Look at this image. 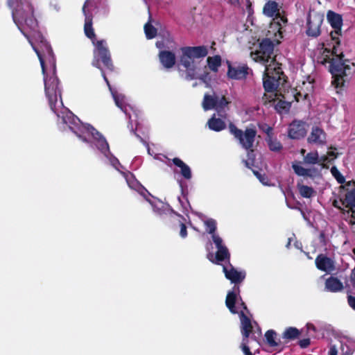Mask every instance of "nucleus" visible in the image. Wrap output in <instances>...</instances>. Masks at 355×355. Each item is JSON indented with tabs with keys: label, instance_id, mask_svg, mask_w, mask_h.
Segmentation results:
<instances>
[{
	"label": "nucleus",
	"instance_id": "1",
	"mask_svg": "<svg viewBox=\"0 0 355 355\" xmlns=\"http://www.w3.org/2000/svg\"><path fill=\"white\" fill-rule=\"evenodd\" d=\"M44 55L40 51L33 47L41 64L44 74V89L48 98L51 110L55 114V105L58 96H61V90L59 87V80L55 75V60L53 49L49 43L42 44Z\"/></svg>",
	"mask_w": 355,
	"mask_h": 355
},
{
	"label": "nucleus",
	"instance_id": "2",
	"mask_svg": "<svg viewBox=\"0 0 355 355\" xmlns=\"http://www.w3.org/2000/svg\"><path fill=\"white\" fill-rule=\"evenodd\" d=\"M87 3V1L85 2L83 7V12L85 15L84 33L85 36L91 40L93 45L94 46L93 51L94 57L92 64V66L101 70V75L104 80L106 82L107 86L110 88V82L101 64L108 71H114V66L111 58V53L105 40H96V35L93 28L92 15L87 14L86 12Z\"/></svg>",
	"mask_w": 355,
	"mask_h": 355
},
{
	"label": "nucleus",
	"instance_id": "3",
	"mask_svg": "<svg viewBox=\"0 0 355 355\" xmlns=\"http://www.w3.org/2000/svg\"><path fill=\"white\" fill-rule=\"evenodd\" d=\"M337 53V48L335 45L333 46L332 58H327L324 59V62H329V70L332 76L331 85L336 89L342 90L345 87V83L347 80V71L350 70V66L346 64L347 60H344L343 53Z\"/></svg>",
	"mask_w": 355,
	"mask_h": 355
},
{
	"label": "nucleus",
	"instance_id": "4",
	"mask_svg": "<svg viewBox=\"0 0 355 355\" xmlns=\"http://www.w3.org/2000/svg\"><path fill=\"white\" fill-rule=\"evenodd\" d=\"M12 16L14 22L26 37L28 36L24 32L25 29L29 32L38 31V21L34 15V8L31 2L26 1L25 3L18 5L12 11Z\"/></svg>",
	"mask_w": 355,
	"mask_h": 355
},
{
	"label": "nucleus",
	"instance_id": "5",
	"mask_svg": "<svg viewBox=\"0 0 355 355\" xmlns=\"http://www.w3.org/2000/svg\"><path fill=\"white\" fill-rule=\"evenodd\" d=\"M180 64L186 69V79L196 78L195 59L203 58L208 55L206 46H184L180 48Z\"/></svg>",
	"mask_w": 355,
	"mask_h": 355
},
{
	"label": "nucleus",
	"instance_id": "6",
	"mask_svg": "<svg viewBox=\"0 0 355 355\" xmlns=\"http://www.w3.org/2000/svg\"><path fill=\"white\" fill-rule=\"evenodd\" d=\"M229 131L241 146L247 151V156L250 157L257 148L255 144L257 131L256 128L251 125L244 130L238 128L233 123H230Z\"/></svg>",
	"mask_w": 355,
	"mask_h": 355
},
{
	"label": "nucleus",
	"instance_id": "7",
	"mask_svg": "<svg viewBox=\"0 0 355 355\" xmlns=\"http://www.w3.org/2000/svg\"><path fill=\"white\" fill-rule=\"evenodd\" d=\"M270 64L266 65V72L263 78V86L266 92L272 93L277 90L281 80V75H283V71L280 67H275L271 68ZM276 94H264L262 97V101L264 104H268L271 102L275 101Z\"/></svg>",
	"mask_w": 355,
	"mask_h": 355
},
{
	"label": "nucleus",
	"instance_id": "8",
	"mask_svg": "<svg viewBox=\"0 0 355 355\" xmlns=\"http://www.w3.org/2000/svg\"><path fill=\"white\" fill-rule=\"evenodd\" d=\"M273 51L272 42L268 38H265L259 43L258 49L250 53V55L254 61L261 62L266 66L269 62L271 64L275 61L274 58H272Z\"/></svg>",
	"mask_w": 355,
	"mask_h": 355
},
{
	"label": "nucleus",
	"instance_id": "9",
	"mask_svg": "<svg viewBox=\"0 0 355 355\" xmlns=\"http://www.w3.org/2000/svg\"><path fill=\"white\" fill-rule=\"evenodd\" d=\"M327 18L331 27L334 29V31H331L330 33L331 40L338 46L340 43L339 36L341 35L343 26L342 15L332 10H329L327 12Z\"/></svg>",
	"mask_w": 355,
	"mask_h": 355
},
{
	"label": "nucleus",
	"instance_id": "10",
	"mask_svg": "<svg viewBox=\"0 0 355 355\" xmlns=\"http://www.w3.org/2000/svg\"><path fill=\"white\" fill-rule=\"evenodd\" d=\"M227 76L232 80H244L247 78L250 70L246 64H234L227 61Z\"/></svg>",
	"mask_w": 355,
	"mask_h": 355
},
{
	"label": "nucleus",
	"instance_id": "11",
	"mask_svg": "<svg viewBox=\"0 0 355 355\" xmlns=\"http://www.w3.org/2000/svg\"><path fill=\"white\" fill-rule=\"evenodd\" d=\"M323 17L318 13H309L307 17L306 34L309 37H317L320 35V27Z\"/></svg>",
	"mask_w": 355,
	"mask_h": 355
},
{
	"label": "nucleus",
	"instance_id": "12",
	"mask_svg": "<svg viewBox=\"0 0 355 355\" xmlns=\"http://www.w3.org/2000/svg\"><path fill=\"white\" fill-rule=\"evenodd\" d=\"M223 272L226 279L234 284V286H239V284L243 282L246 276L245 271H238L231 263L228 266L223 265Z\"/></svg>",
	"mask_w": 355,
	"mask_h": 355
},
{
	"label": "nucleus",
	"instance_id": "13",
	"mask_svg": "<svg viewBox=\"0 0 355 355\" xmlns=\"http://www.w3.org/2000/svg\"><path fill=\"white\" fill-rule=\"evenodd\" d=\"M306 123L302 121L294 120L288 126V137L292 139H300L306 135Z\"/></svg>",
	"mask_w": 355,
	"mask_h": 355
},
{
	"label": "nucleus",
	"instance_id": "14",
	"mask_svg": "<svg viewBox=\"0 0 355 355\" xmlns=\"http://www.w3.org/2000/svg\"><path fill=\"white\" fill-rule=\"evenodd\" d=\"M307 142L310 144L324 146L327 144V134L322 128L313 126L307 137Z\"/></svg>",
	"mask_w": 355,
	"mask_h": 355
},
{
	"label": "nucleus",
	"instance_id": "15",
	"mask_svg": "<svg viewBox=\"0 0 355 355\" xmlns=\"http://www.w3.org/2000/svg\"><path fill=\"white\" fill-rule=\"evenodd\" d=\"M315 263L318 270L327 273H330L335 270L334 261L323 254H319L316 257Z\"/></svg>",
	"mask_w": 355,
	"mask_h": 355
},
{
	"label": "nucleus",
	"instance_id": "16",
	"mask_svg": "<svg viewBox=\"0 0 355 355\" xmlns=\"http://www.w3.org/2000/svg\"><path fill=\"white\" fill-rule=\"evenodd\" d=\"M207 258L216 265H220L223 261H227L228 264L230 263V253L226 246L217 248L214 258L212 254H209Z\"/></svg>",
	"mask_w": 355,
	"mask_h": 355
},
{
	"label": "nucleus",
	"instance_id": "17",
	"mask_svg": "<svg viewBox=\"0 0 355 355\" xmlns=\"http://www.w3.org/2000/svg\"><path fill=\"white\" fill-rule=\"evenodd\" d=\"M158 58L160 63L164 69L173 68L176 62L175 54L171 51L162 50L159 52Z\"/></svg>",
	"mask_w": 355,
	"mask_h": 355
},
{
	"label": "nucleus",
	"instance_id": "18",
	"mask_svg": "<svg viewBox=\"0 0 355 355\" xmlns=\"http://www.w3.org/2000/svg\"><path fill=\"white\" fill-rule=\"evenodd\" d=\"M62 118L63 123L68 125L72 132H73L78 137L81 138L84 141H87L86 139L83 138L80 134V128L78 127L80 123L78 118L75 116L71 112L66 114V115L62 116Z\"/></svg>",
	"mask_w": 355,
	"mask_h": 355
},
{
	"label": "nucleus",
	"instance_id": "19",
	"mask_svg": "<svg viewBox=\"0 0 355 355\" xmlns=\"http://www.w3.org/2000/svg\"><path fill=\"white\" fill-rule=\"evenodd\" d=\"M240 293L239 286H233L232 290L230 291L226 296L225 305L230 310V311L236 314L238 313V311L236 309L235 304L237 300V295Z\"/></svg>",
	"mask_w": 355,
	"mask_h": 355
},
{
	"label": "nucleus",
	"instance_id": "20",
	"mask_svg": "<svg viewBox=\"0 0 355 355\" xmlns=\"http://www.w3.org/2000/svg\"><path fill=\"white\" fill-rule=\"evenodd\" d=\"M241 319V331L243 336V341L249 338L250 334L252 331V324L251 320L248 316H247L243 311H241L239 313Z\"/></svg>",
	"mask_w": 355,
	"mask_h": 355
},
{
	"label": "nucleus",
	"instance_id": "21",
	"mask_svg": "<svg viewBox=\"0 0 355 355\" xmlns=\"http://www.w3.org/2000/svg\"><path fill=\"white\" fill-rule=\"evenodd\" d=\"M172 162L175 166L180 168V174L186 180H190L192 177L190 167L186 164L181 159L175 157L172 159Z\"/></svg>",
	"mask_w": 355,
	"mask_h": 355
},
{
	"label": "nucleus",
	"instance_id": "22",
	"mask_svg": "<svg viewBox=\"0 0 355 355\" xmlns=\"http://www.w3.org/2000/svg\"><path fill=\"white\" fill-rule=\"evenodd\" d=\"M325 288L330 292L336 293L343 290V284L337 277L331 276L325 281Z\"/></svg>",
	"mask_w": 355,
	"mask_h": 355
},
{
	"label": "nucleus",
	"instance_id": "23",
	"mask_svg": "<svg viewBox=\"0 0 355 355\" xmlns=\"http://www.w3.org/2000/svg\"><path fill=\"white\" fill-rule=\"evenodd\" d=\"M343 205L349 208L351 212V216L355 214V189L347 192L345 194L344 200L342 201Z\"/></svg>",
	"mask_w": 355,
	"mask_h": 355
},
{
	"label": "nucleus",
	"instance_id": "24",
	"mask_svg": "<svg viewBox=\"0 0 355 355\" xmlns=\"http://www.w3.org/2000/svg\"><path fill=\"white\" fill-rule=\"evenodd\" d=\"M287 23V18L284 16L279 15L276 16L275 19H273L272 22L270 24V28L272 31L277 30V32L281 37H282V24L285 25Z\"/></svg>",
	"mask_w": 355,
	"mask_h": 355
},
{
	"label": "nucleus",
	"instance_id": "25",
	"mask_svg": "<svg viewBox=\"0 0 355 355\" xmlns=\"http://www.w3.org/2000/svg\"><path fill=\"white\" fill-rule=\"evenodd\" d=\"M263 13L270 17L279 15V5L274 1L267 2L263 7Z\"/></svg>",
	"mask_w": 355,
	"mask_h": 355
},
{
	"label": "nucleus",
	"instance_id": "26",
	"mask_svg": "<svg viewBox=\"0 0 355 355\" xmlns=\"http://www.w3.org/2000/svg\"><path fill=\"white\" fill-rule=\"evenodd\" d=\"M207 124L209 129L216 132L221 131L226 128L225 121L216 118L214 116L209 119Z\"/></svg>",
	"mask_w": 355,
	"mask_h": 355
},
{
	"label": "nucleus",
	"instance_id": "27",
	"mask_svg": "<svg viewBox=\"0 0 355 355\" xmlns=\"http://www.w3.org/2000/svg\"><path fill=\"white\" fill-rule=\"evenodd\" d=\"M221 57L219 55L209 56L207 58L208 67L211 71L215 73L218 71V68L221 65Z\"/></svg>",
	"mask_w": 355,
	"mask_h": 355
},
{
	"label": "nucleus",
	"instance_id": "28",
	"mask_svg": "<svg viewBox=\"0 0 355 355\" xmlns=\"http://www.w3.org/2000/svg\"><path fill=\"white\" fill-rule=\"evenodd\" d=\"M217 103V96H214L205 94L202 101V107L205 110L216 109Z\"/></svg>",
	"mask_w": 355,
	"mask_h": 355
},
{
	"label": "nucleus",
	"instance_id": "29",
	"mask_svg": "<svg viewBox=\"0 0 355 355\" xmlns=\"http://www.w3.org/2000/svg\"><path fill=\"white\" fill-rule=\"evenodd\" d=\"M301 334V331L296 327H290L286 329L283 333L282 338L289 340L298 338Z\"/></svg>",
	"mask_w": 355,
	"mask_h": 355
},
{
	"label": "nucleus",
	"instance_id": "30",
	"mask_svg": "<svg viewBox=\"0 0 355 355\" xmlns=\"http://www.w3.org/2000/svg\"><path fill=\"white\" fill-rule=\"evenodd\" d=\"M266 141L270 150L272 152H279L283 148L282 144L277 138H274L273 137L266 138Z\"/></svg>",
	"mask_w": 355,
	"mask_h": 355
},
{
	"label": "nucleus",
	"instance_id": "31",
	"mask_svg": "<svg viewBox=\"0 0 355 355\" xmlns=\"http://www.w3.org/2000/svg\"><path fill=\"white\" fill-rule=\"evenodd\" d=\"M297 188L300 192V194L306 198H311L315 193V191L311 187H309L306 185L297 184Z\"/></svg>",
	"mask_w": 355,
	"mask_h": 355
},
{
	"label": "nucleus",
	"instance_id": "32",
	"mask_svg": "<svg viewBox=\"0 0 355 355\" xmlns=\"http://www.w3.org/2000/svg\"><path fill=\"white\" fill-rule=\"evenodd\" d=\"M292 168L295 173L296 175L298 176H303V177H312L311 174V170L307 169L302 166L297 164H293Z\"/></svg>",
	"mask_w": 355,
	"mask_h": 355
},
{
	"label": "nucleus",
	"instance_id": "33",
	"mask_svg": "<svg viewBox=\"0 0 355 355\" xmlns=\"http://www.w3.org/2000/svg\"><path fill=\"white\" fill-rule=\"evenodd\" d=\"M230 103V101H228L225 96H223L220 99L217 97V103H216V110L219 114L220 116H223V115L221 114L222 112H225V107L227 106V105Z\"/></svg>",
	"mask_w": 355,
	"mask_h": 355
},
{
	"label": "nucleus",
	"instance_id": "34",
	"mask_svg": "<svg viewBox=\"0 0 355 355\" xmlns=\"http://www.w3.org/2000/svg\"><path fill=\"white\" fill-rule=\"evenodd\" d=\"M304 161L306 164H315L319 163V155L317 151L310 152L304 157Z\"/></svg>",
	"mask_w": 355,
	"mask_h": 355
},
{
	"label": "nucleus",
	"instance_id": "35",
	"mask_svg": "<svg viewBox=\"0 0 355 355\" xmlns=\"http://www.w3.org/2000/svg\"><path fill=\"white\" fill-rule=\"evenodd\" d=\"M276 332L274 330H268L265 334L267 343L270 347H277L279 343L275 340Z\"/></svg>",
	"mask_w": 355,
	"mask_h": 355
},
{
	"label": "nucleus",
	"instance_id": "36",
	"mask_svg": "<svg viewBox=\"0 0 355 355\" xmlns=\"http://www.w3.org/2000/svg\"><path fill=\"white\" fill-rule=\"evenodd\" d=\"M144 31L147 39L150 40L157 35V29L149 22L144 25Z\"/></svg>",
	"mask_w": 355,
	"mask_h": 355
},
{
	"label": "nucleus",
	"instance_id": "37",
	"mask_svg": "<svg viewBox=\"0 0 355 355\" xmlns=\"http://www.w3.org/2000/svg\"><path fill=\"white\" fill-rule=\"evenodd\" d=\"M291 103L279 100L276 105H275V108L277 112L282 113L283 112H287L289 111L291 108Z\"/></svg>",
	"mask_w": 355,
	"mask_h": 355
},
{
	"label": "nucleus",
	"instance_id": "38",
	"mask_svg": "<svg viewBox=\"0 0 355 355\" xmlns=\"http://www.w3.org/2000/svg\"><path fill=\"white\" fill-rule=\"evenodd\" d=\"M98 150L103 154L106 155L110 151L109 144L105 138L103 136L96 140Z\"/></svg>",
	"mask_w": 355,
	"mask_h": 355
},
{
	"label": "nucleus",
	"instance_id": "39",
	"mask_svg": "<svg viewBox=\"0 0 355 355\" xmlns=\"http://www.w3.org/2000/svg\"><path fill=\"white\" fill-rule=\"evenodd\" d=\"M205 224L206 225L207 232L211 235L215 234V232L216 230V220L212 218H210L207 220Z\"/></svg>",
	"mask_w": 355,
	"mask_h": 355
},
{
	"label": "nucleus",
	"instance_id": "40",
	"mask_svg": "<svg viewBox=\"0 0 355 355\" xmlns=\"http://www.w3.org/2000/svg\"><path fill=\"white\" fill-rule=\"evenodd\" d=\"M331 175L337 180L339 184H343L345 182V178L340 173L338 169L336 166H332L331 168Z\"/></svg>",
	"mask_w": 355,
	"mask_h": 355
},
{
	"label": "nucleus",
	"instance_id": "41",
	"mask_svg": "<svg viewBox=\"0 0 355 355\" xmlns=\"http://www.w3.org/2000/svg\"><path fill=\"white\" fill-rule=\"evenodd\" d=\"M85 128L87 132H89L95 140L103 137L102 134L91 125H87Z\"/></svg>",
	"mask_w": 355,
	"mask_h": 355
},
{
	"label": "nucleus",
	"instance_id": "42",
	"mask_svg": "<svg viewBox=\"0 0 355 355\" xmlns=\"http://www.w3.org/2000/svg\"><path fill=\"white\" fill-rule=\"evenodd\" d=\"M333 161V159H331L328 157V155H322L320 157H319V164L322 166V168H328V166L325 164L326 162L331 163Z\"/></svg>",
	"mask_w": 355,
	"mask_h": 355
},
{
	"label": "nucleus",
	"instance_id": "43",
	"mask_svg": "<svg viewBox=\"0 0 355 355\" xmlns=\"http://www.w3.org/2000/svg\"><path fill=\"white\" fill-rule=\"evenodd\" d=\"M248 339L243 341V339L242 340V343L241 345V349L245 355H254L250 349V347L248 346Z\"/></svg>",
	"mask_w": 355,
	"mask_h": 355
},
{
	"label": "nucleus",
	"instance_id": "44",
	"mask_svg": "<svg viewBox=\"0 0 355 355\" xmlns=\"http://www.w3.org/2000/svg\"><path fill=\"white\" fill-rule=\"evenodd\" d=\"M212 240H213L214 244L216 245V248H219L220 247L225 246V245L223 244L222 239L218 235H216V234L212 235Z\"/></svg>",
	"mask_w": 355,
	"mask_h": 355
},
{
	"label": "nucleus",
	"instance_id": "45",
	"mask_svg": "<svg viewBox=\"0 0 355 355\" xmlns=\"http://www.w3.org/2000/svg\"><path fill=\"white\" fill-rule=\"evenodd\" d=\"M27 1L26 0L24 1V2H22L20 1L19 3H18V0H7L8 6L12 8V11L17 8L18 5H21V3H25V2Z\"/></svg>",
	"mask_w": 355,
	"mask_h": 355
},
{
	"label": "nucleus",
	"instance_id": "46",
	"mask_svg": "<svg viewBox=\"0 0 355 355\" xmlns=\"http://www.w3.org/2000/svg\"><path fill=\"white\" fill-rule=\"evenodd\" d=\"M248 158L247 160H243V162L248 168H252V166H254L255 155L253 153V155H251L250 157H248Z\"/></svg>",
	"mask_w": 355,
	"mask_h": 355
},
{
	"label": "nucleus",
	"instance_id": "47",
	"mask_svg": "<svg viewBox=\"0 0 355 355\" xmlns=\"http://www.w3.org/2000/svg\"><path fill=\"white\" fill-rule=\"evenodd\" d=\"M262 130L266 134L267 137L266 138H269V137H272V128L265 124L263 125V127L261 128Z\"/></svg>",
	"mask_w": 355,
	"mask_h": 355
},
{
	"label": "nucleus",
	"instance_id": "48",
	"mask_svg": "<svg viewBox=\"0 0 355 355\" xmlns=\"http://www.w3.org/2000/svg\"><path fill=\"white\" fill-rule=\"evenodd\" d=\"M311 340L309 338H304L299 340V345L301 348L304 349L309 346Z\"/></svg>",
	"mask_w": 355,
	"mask_h": 355
},
{
	"label": "nucleus",
	"instance_id": "49",
	"mask_svg": "<svg viewBox=\"0 0 355 355\" xmlns=\"http://www.w3.org/2000/svg\"><path fill=\"white\" fill-rule=\"evenodd\" d=\"M180 235L182 238H186L187 236V226L183 223H180Z\"/></svg>",
	"mask_w": 355,
	"mask_h": 355
},
{
	"label": "nucleus",
	"instance_id": "50",
	"mask_svg": "<svg viewBox=\"0 0 355 355\" xmlns=\"http://www.w3.org/2000/svg\"><path fill=\"white\" fill-rule=\"evenodd\" d=\"M347 302L349 306L355 311V297L349 295L347 296Z\"/></svg>",
	"mask_w": 355,
	"mask_h": 355
},
{
	"label": "nucleus",
	"instance_id": "51",
	"mask_svg": "<svg viewBox=\"0 0 355 355\" xmlns=\"http://www.w3.org/2000/svg\"><path fill=\"white\" fill-rule=\"evenodd\" d=\"M252 171H253L254 175H255V176H256V177L259 180V181H260L262 184H265V185H267V184H268L267 182L264 181L263 180H261V178H264V174H263V175H262L261 173H259V171H254V170H253Z\"/></svg>",
	"mask_w": 355,
	"mask_h": 355
},
{
	"label": "nucleus",
	"instance_id": "52",
	"mask_svg": "<svg viewBox=\"0 0 355 355\" xmlns=\"http://www.w3.org/2000/svg\"><path fill=\"white\" fill-rule=\"evenodd\" d=\"M252 171H253L254 175H255V176H256V177L259 180V181H260L262 184H265V185H267V184H268L267 182L264 181L263 180H261V178H264V174H263V175H262L261 173H259V171H254V170H253Z\"/></svg>",
	"mask_w": 355,
	"mask_h": 355
},
{
	"label": "nucleus",
	"instance_id": "53",
	"mask_svg": "<svg viewBox=\"0 0 355 355\" xmlns=\"http://www.w3.org/2000/svg\"><path fill=\"white\" fill-rule=\"evenodd\" d=\"M328 355H338V350L335 345H331L330 347Z\"/></svg>",
	"mask_w": 355,
	"mask_h": 355
},
{
	"label": "nucleus",
	"instance_id": "54",
	"mask_svg": "<svg viewBox=\"0 0 355 355\" xmlns=\"http://www.w3.org/2000/svg\"><path fill=\"white\" fill-rule=\"evenodd\" d=\"M327 155L329 158L333 159L334 160V159L337 158L338 153L334 151H329L327 152Z\"/></svg>",
	"mask_w": 355,
	"mask_h": 355
},
{
	"label": "nucleus",
	"instance_id": "55",
	"mask_svg": "<svg viewBox=\"0 0 355 355\" xmlns=\"http://www.w3.org/2000/svg\"><path fill=\"white\" fill-rule=\"evenodd\" d=\"M350 223L352 225L353 232L355 234V214L352 215L350 218Z\"/></svg>",
	"mask_w": 355,
	"mask_h": 355
},
{
	"label": "nucleus",
	"instance_id": "56",
	"mask_svg": "<svg viewBox=\"0 0 355 355\" xmlns=\"http://www.w3.org/2000/svg\"><path fill=\"white\" fill-rule=\"evenodd\" d=\"M351 282L352 283V285L355 287V267L351 274Z\"/></svg>",
	"mask_w": 355,
	"mask_h": 355
},
{
	"label": "nucleus",
	"instance_id": "57",
	"mask_svg": "<svg viewBox=\"0 0 355 355\" xmlns=\"http://www.w3.org/2000/svg\"><path fill=\"white\" fill-rule=\"evenodd\" d=\"M239 300L241 301V306L243 307V309L244 310H248V308H247V306L245 304V303L242 300V298L241 297H239Z\"/></svg>",
	"mask_w": 355,
	"mask_h": 355
},
{
	"label": "nucleus",
	"instance_id": "58",
	"mask_svg": "<svg viewBox=\"0 0 355 355\" xmlns=\"http://www.w3.org/2000/svg\"><path fill=\"white\" fill-rule=\"evenodd\" d=\"M114 101H115V103H116V105L119 107L120 108L122 109V105L121 103L119 102V99H117L116 97H114Z\"/></svg>",
	"mask_w": 355,
	"mask_h": 355
},
{
	"label": "nucleus",
	"instance_id": "59",
	"mask_svg": "<svg viewBox=\"0 0 355 355\" xmlns=\"http://www.w3.org/2000/svg\"><path fill=\"white\" fill-rule=\"evenodd\" d=\"M298 96H302V94H301V93H300V92L297 93V94H296V95H295V98H296V100H297V101H299Z\"/></svg>",
	"mask_w": 355,
	"mask_h": 355
},
{
	"label": "nucleus",
	"instance_id": "60",
	"mask_svg": "<svg viewBox=\"0 0 355 355\" xmlns=\"http://www.w3.org/2000/svg\"><path fill=\"white\" fill-rule=\"evenodd\" d=\"M305 152H306V150H305L304 149H302V150H300L301 154H302V155H304V157L305 156V155H304Z\"/></svg>",
	"mask_w": 355,
	"mask_h": 355
},
{
	"label": "nucleus",
	"instance_id": "61",
	"mask_svg": "<svg viewBox=\"0 0 355 355\" xmlns=\"http://www.w3.org/2000/svg\"><path fill=\"white\" fill-rule=\"evenodd\" d=\"M261 180H263L264 181L268 182V178L266 176L265 174H264V178H261Z\"/></svg>",
	"mask_w": 355,
	"mask_h": 355
},
{
	"label": "nucleus",
	"instance_id": "62",
	"mask_svg": "<svg viewBox=\"0 0 355 355\" xmlns=\"http://www.w3.org/2000/svg\"><path fill=\"white\" fill-rule=\"evenodd\" d=\"M200 79L205 82V76H202V77H200Z\"/></svg>",
	"mask_w": 355,
	"mask_h": 355
},
{
	"label": "nucleus",
	"instance_id": "63",
	"mask_svg": "<svg viewBox=\"0 0 355 355\" xmlns=\"http://www.w3.org/2000/svg\"><path fill=\"white\" fill-rule=\"evenodd\" d=\"M330 149H334V150H336V148L335 147H333V146H331L330 147Z\"/></svg>",
	"mask_w": 355,
	"mask_h": 355
},
{
	"label": "nucleus",
	"instance_id": "64",
	"mask_svg": "<svg viewBox=\"0 0 355 355\" xmlns=\"http://www.w3.org/2000/svg\"><path fill=\"white\" fill-rule=\"evenodd\" d=\"M308 96V94H304V98H306V96Z\"/></svg>",
	"mask_w": 355,
	"mask_h": 355
}]
</instances>
